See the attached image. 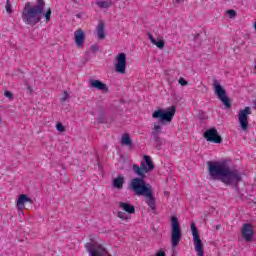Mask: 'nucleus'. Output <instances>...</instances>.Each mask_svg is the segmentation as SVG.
Returning a JSON list of instances; mask_svg holds the SVG:
<instances>
[{"label":"nucleus","mask_w":256,"mask_h":256,"mask_svg":"<svg viewBox=\"0 0 256 256\" xmlns=\"http://www.w3.org/2000/svg\"><path fill=\"white\" fill-rule=\"evenodd\" d=\"M208 173L213 181H221L224 185H230L239 189V183L243 180L241 172L225 162L208 161Z\"/></svg>","instance_id":"obj_1"},{"label":"nucleus","mask_w":256,"mask_h":256,"mask_svg":"<svg viewBox=\"0 0 256 256\" xmlns=\"http://www.w3.org/2000/svg\"><path fill=\"white\" fill-rule=\"evenodd\" d=\"M44 15L46 21H51V9L45 13V0H36V4L26 2L22 10V21L26 25L35 27L37 23H41V17Z\"/></svg>","instance_id":"obj_2"},{"label":"nucleus","mask_w":256,"mask_h":256,"mask_svg":"<svg viewBox=\"0 0 256 256\" xmlns=\"http://www.w3.org/2000/svg\"><path fill=\"white\" fill-rule=\"evenodd\" d=\"M131 189L138 197H145V203L150 207L151 211L155 212L157 203L153 195V188L151 184L145 182L143 178H134L131 181Z\"/></svg>","instance_id":"obj_3"},{"label":"nucleus","mask_w":256,"mask_h":256,"mask_svg":"<svg viewBox=\"0 0 256 256\" xmlns=\"http://www.w3.org/2000/svg\"><path fill=\"white\" fill-rule=\"evenodd\" d=\"M175 111H177L175 106H171L167 110L158 109L152 113V118L160 119V123L165 125V123H171V121H173V118L175 117Z\"/></svg>","instance_id":"obj_4"},{"label":"nucleus","mask_w":256,"mask_h":256,"mask_svg":"<svg viewBox=\"0 0 256 256\" xmlns=\"http://www.w3.org/2000/svg\"><path fill=\"white\" fill-rule=\"evenodd\" d=\"M183 236L181 232V224H179V218L173 216L171 218V246L175 249L177 245L181 242V237Z\"/></svg>","instance_id":"obj_5"},{"label":"nucleus","mask_w":256,"mask_h":256,"mask_svg":"<svg viewBox=\"0 0 256 256\" xmlns=\"http://www.w3.org/2000/svg\"><path fill=\"white\" fill-rule=\"evenodd\" d=\"M191 232H192L193 241H194V249L197 255L205 256V250L203 249V241L199 236V230L197 229V226L195 225V223L191 224Z\"/></svg>","instance_id":"obj_6"},{"label":"nucleus","mask_w":256,"mask_h":256,"mask_svg":"<svg viewBox=\"0 0 256 256\" xmlns=\"http://www.w3.org/2000/svg\"><path fill=\"white\" fill-rule=\"evenodd\" d=\"M251 107L246 106L244 109H241L238 113V123L242 131H248L249 129V115H251Z\"/></svg>","instance_id":"obj_7"},{"label":"nucleus","mask_w":256,"mask_h":256,"mask_svg":"<svg viewBox=\"0 0 256 256\" xmlns=\"http://www.w3.org/2000/svg\"><path fill=\"white\" fill-rule=\"evenodd\" d=\"M214 91L218 99H220V101L223 103V105L227 109H230L231 100L229 99V97H227V92L225 91V89H223V86H221V84H219V82L217 81H214Z\"/></svg>","instance_id":"obj_8"},{"label":"nucleus","mask_w":256,"mask_h":256,"mask_svg":"<svg viewBox=\"0 0 256 256\" xmlns=\"http://www.w3.org/2000/svg\"><path fill=\"white\" fill-rule=\"evenodd\" d=\"M127 69V55L125 53H120L116 57L115 71L120 73V75H125Z\"/></svg>","instance_id":"obj_9"},{"label":"nucleus","mask_w":256,"mask_h":256,"mask_svg":"<svg viewBox=\"0 0 256 256\" xmlns=\"http://www.w3.org/2000/svg\"><path fill=\"white\" fill-rule=\"evenodd\" d=\"M204 139L209 143H223V138L219 135V132L215 128H210L204 132Z\"/></svg>","instance_id":"obj_10"},{"label":"nucleus","mask_w":256,"mask_h":256,"mask_svg":"<svg viewBox=\"0 0 256 256\" xmlns=\"http://www.w3.org/2000/svg\"><path fill=\"white\" fill-rule=\"evenodd\" d=\"M241 233L246 243L253 241V237H255V230L253 229V225H251V223L243 224Z\"/></svg>","instance_id":"obj_11"},{"label":"nucleus","mask_w":256,"mask_h":256,"mask_svg":"<svg viewBox=\"0 0 256 256\" xmlns=\"http://www.w3.org/2000/svg\"><path fill=\"white\" fill-rule=\"evenodd\" d=\"M161 129H163V126L156 125L152 131L154 145L158 149V151L161 149V145H163V142L161 141V138L159 137V135H161Z\"/></svg>","instance_id":"obj_12"},{"label":"nucleus","mask_w":256,"mask_h":256,"mask_svg":"<svg viewBox=\"0 0 256 256\" xmlns=\"http://www.w3.org/2000/svg\"><path fill=\"white\" fill-rule=\"evenodd\" d=\"M74 39L77 47H83L85 43V32L83 30L78 29L74 32Z\"/></svg>","instance_id":"obj_13"},{"label":"nucleus","mask_w":256,"mask_h":256,"mask_svg":"<svg viewBox=\"0 0 256 256\" xmlns=\"http://www.w3.org/2000/svg\"><path fill=\"white\" fill-rule=\"evenodd\" d=\"M90 85L94 89H98V91H103L104 93H107L109 91V87H107V84L101 82L100 80H90Z\"/></svg>","instance_id":"obj_14"},{"label":"nucleus","mask_w":256,"mask_h":256,"mask_svg":"<svg viewBox=\"0 0 256 256\" xmlns=\"http://www.w3.org/2000/svg\"><path fill=\"white\" fill-rule=\"evenodd\" d=\"M26 203H33V200L31 198H29L27 195L21 194L18 197V200H17V207H18V209H20V210L25 209V204Z\"/></svg>","instance_id":"obj_15"},{"label":"nucleus","mask_w":256,"mask_h":256,"mask_svg":"<svg viewBox=\"0 0 256 256\" xmlns=\"http://www.w3.org/2000/svg\"><path fill=\"white\" fill-rule=\"evenodd\" d=\"M118 207L122 209V211L129 213V215H133V213H135V206L131 205L130 203L119 202Z\"/></svg>","instance_id":"obj_16"},{"label":"nucleus","mask_w":256,"mask_h":256,"mask_svg":"<svg viewBox=\"0 0 256 256\" xmlns=\"http://www.w3.org/2000/svg\"><path fill=\"white\" fill-rule=\"evenodd\" d=\"M132 171H134L135 175L138 176L137 179H145L147 177V173L144 172V170L141 169L140 166L137 164L132 165Z\"/></svg>","instance_id":"obj_17"},{"label":"nucleus","mask_w":256,"mask_h":256,"mask_svg":"<svg viewBox=\"0 0 256 256\" xmlns=\"http://www.w3.org/2000/svg\"><path fill=\"white\" fill-rule=\"evenodd\" d=\"M96 5H97V7H99V9H109V7H111L113 5V1L112 0H97Z\"/></svg>","instance_id":"obj_18"},{"label":"nucleus","mask_w":256,"mask_h":256,"mask_svg":"<svg viewBox=\"0 0 256 256\" xmlns=\"http://www.w3.org/2000/svg\"><path fill=\"white\" fill-rule=\"evenodd\" d=\"M123 183H125V177L118 175V177L113 180V187H115V189H123Z\"/></svg>","instance_id":"obj_19"},{"label":"nucleus","mask_w":256,"mask_h":256,"mask_svg":"<svg viewBox=\"0 0 256 256\" xmlns=\"http://www.w3.org/2000/svg\"><path fill=\"white\" fill-rule=\"evenodd\" d=\"M97 34L99 39H105V23L99 22L97 26Z\"/></svg>","instance_id":"obj_20"},{"label":"nucleus","mask_w":256,"mask_h":256,"mask_svg":"<svg viewBox=\"0 0 256 256\" xmlns=\"http://www.w3.org/2000/svg\"><path fill=\"white\" fill-rule=\"evenodd\" d=\"M121 143H122V145H127V147H132L133 146V142L131 141V136H129V134H124L122 136Z\"/></svg>","instance_id":"obj_21"},{"label":"nucleus","mask_w":256,"mask_h":256,"mask_svg":"<svg viewBox=\"0 0 256 256\" xmlns=\"http://www.w3.org/2000/svg\"><path fill=\"white\" fill-rule=\"evenodd\" d=\"M144 163L146 164V166L150 171H153L155 169V165L153 164V161L147 155L144 156Z\"/></svg>","instance_id":"obj_22"},{"label":"nucleus","mask_w":256,"mask_h":256,"mask_svg":"<svg viewBox=\"0 0 256 256\" xmlns=\"http://www.w3.org/2000/svg\"><path fill=\"white\" fill-rule=\"evenodd\" d=\"M116 217H118L122 221H129V219H131V216H129L127 213L123 211H118Z\"/></svg>","instance_id":"obj_23"},{"label":"nucleus","mask_w":256,"mask_h":256,"mask_svg":"<svg viewBox=\"0 0 256 256\" xmlns=\"http://www.w3.org/2000/svg\"><path fill=\"white\" fill-rule=\"evenodd\" d=\"M152 45H155L158 47V49H164L165 48V41L163 40H153Z\"/></svg>","instance_id":"obj_24"},{"label":"nucleus","mask_w":256,"mask_h":256,"mask_svg":"<svg viewBox=\"0 0 256 256\" xmlns=\"http://www.w3.org/2000/svg\"><path fill=\"white\" fill-rule=\"evenodd\" d=\"M68 99H71V95H69V92L64 91L63 97L60 98L61 103H65Z\"/></svg>","instance_id":"obj_25"},{"label":"nucleus","mask_w":256,"mask_h":256,"mask_svg":"<svg viewBox=\"0 0 256 256\" xmlns=\"http://www.w3.org/2000/svg\"><path fill=\"white\" fill-rule=\"evenodd\" d=\"M6 11L9 15L13 13V10L11 9V1L9 0L6 1Z\"/></svg>","instance_id":"obj_26"},{"label":"nucleus","mask_w":256,"mask_h":256,"mask_svg":"<svg viewBox=\"0 0 256 256\" xmlns=\"http://www.w3.org/2000/svg\"><path fill=\"white\" fill-rule=\"evenodd\" d=\"M139 167L140 169L144 170V172L146 173H149V171H151L145 162H141Z\"/></svg>","instance_id":"obj_27"},{"label":"nucleus","mask_w":256,"mask_h":256,"mask_svg":"<svg viewBox=\"0 0 256 256\" xmlns=\"http://www.w3.org/2000/svg\"><path fill=\"white\" fill-rule=\"evenodd\" d=\"M227 14L229 15L230 19L237 17V12L235 10H227Z\"/></svg>","instance_id":"obj_28"},{"label":"nucleus","mask_w":256,"mask_h":256,"mask_svg":"<svg viewBox=\"0 0 256 256\" xmlns=\"http://www.w3.org/2000/svg\"><path fill=\"white\" fill-rule=\"evenodd\" d=\"M56 129H57V131H60V133H63V131H65V126H63V124L61 122H59L56 125Z\"/></svg>","instance_id":"obj_29"},{"label":"nucleus","mask_w":256,"mask_h":256,"mask_svg":"<svg viewBox=\"0 0 256 256\" xmlns=\"http://www.w3.org/2000/svg\"><path fill=\"white\" fill-rule=\"evenodd\" d=\"M5 97H7V99H9L10 101H13V93H11L10 91L6 90L4 92Z\"/></svg>","instance_id":"obj_30"},{"label":"nucleus","mask_w":256,"mask_h":256,"mask_svg":"<svg viewBox=\"0 0 256 256\" xmlns=\"http://www.w3.org/2000/svg\"><path fill=\"white\" fill-rule=\"evenodd\" d=\"M90 49L92 53H97V51H99V45L93 44Z\"/></svg>","instance_id":"obj_31"},{"label":"nucleus","mask_w":256,"mask_h":256,"mask_svg":"<svg viewBox=\"0 0 256 256\" xmlns=\"http://www.w3.org/2000/svg\"><path fill=\"white\" fill-rule=\"evenodd\" d=\"M178 83H180L182 85V87H185V85L189 84L184 78H180L178 80Z\"/></svg>","instance_id":"obj_32"},{"label":"nucleus","mask_w":256,"mask_h":256,"mask_svg":"<svg viewBox=\"0 0 256 256\" xmlns=\"http://www.w3.org/2000/svg\"><path fill=\"white\" fill-rule=\"evenodd\" d=\"M156 256H165V250L164 249H160L158 251V253L156 254Z\"/></svg>","instance_id":"obj_33"},{"label":"nucleus","mask_w":256,"mask_h":256,"mask_svg":"<svg viewBox=\"0 0 256 256\" xmlns=\"http://www.w3.org/2000/svg\"><path fill=\"white\" fill-rule=\"evenodd\" d=\"M148 37H149L151 43H153V41H155V39L153 38V35L151 33H148Z\"/></svg>","instance_id":"obj_34"},{"label":"nucleus","mask_w":256,"mask_h":256,"mask_svg":"<svg viewBox=\"0 0 256 256\" xmlns=\"http://www.w3.org/2000/svg\"><path fill=\"white\" fill-rule=\"evenodd\" d=\"M28 90H29L30 93H31V91H33V88H31V86H28Z\"/></svg>","instance_id":"obj_35"},{"label":"nucleus","mask_w":256,"mask_h":256,"mask_svg":"<svg viewBox=\"0 0 256 256\" xmlns=\"http://www.w3.org/2000/svg\"><path fill=\"white\" fill-rule=\"evenodd\" d=\"M176 1V3H181V1H183V0H175Z\"/></svg>","instance_id":"obj_36"},{"label":"nucleus","mask_w":256,"mask_h":256,"mask_svg":"<svg viewBox=\"0 0 256 256\" xmlns=\"http://www.w3.org/2000/svg\"><path fill=\"white\" fill-rule=\"evenodd\" d=\"M254 29H255V31H256V22L254 23Z\"/></svg>","instance_id":"obj_37"}]
</instances>
